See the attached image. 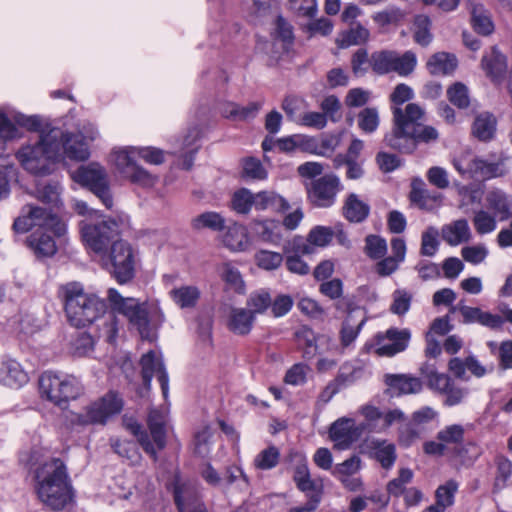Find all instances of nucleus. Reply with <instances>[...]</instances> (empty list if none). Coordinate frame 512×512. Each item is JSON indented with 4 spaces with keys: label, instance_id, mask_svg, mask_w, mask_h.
<instances>
[{
    "label": "nucleus",
    "instance_id": "nucleus-1",
    "mask_svg": "<svg viewBox=\"0 0 512 512\" xmlns=\"http://www.w3.org/2000/svg\"><path fill=\"white\" fill-rule=\"evenodd\" d=\"M98 132L91 127L86 135L68 133L61 128L43 130L34 145H27L17 153L22 166L33 174H49L51 165L66 156L77 161L89 157L87 140H94Z\"/></svg>",
    "mask_w": 512,
    "mask_h": 512
},
{
    "label": "nucleus",
    "instance_id": "nucleus-2",
    "mask_svg": "<svg viewBox=\"0 0 512 512\" xmlns=\"http://www.w3.org/2000/svg\"><path fill=\"white\" fill-rule=\"evenodd\" d=\"M37 227L28 238L30 248L38 257H50L57 251L53 236L61 237L66 233L65 223L51 211L28 204L22 208V214L15 219L13 228L24 233Z\"/></svg>",
    "mask_w": 512,
    "mask_h": 512
},
{
    "label": "nucleus",
    "instance_id": "nucleus-3",
    "mask_svg": "<svg viewBox=\"0 0 512 512\" xmlns=\"http://www.w3.org/2000/svg\"><path fill=\"white\" fill-rule=\"evenodd\" d=\"M424 110L415 103H409L404 109L394 108L392 133L386 136L387 144L403 153H411L419 142L429 143L439 137L438 131L422 125Z\"/></svg>",
    "mask_w": 512,
    "mask_h": 512
},
{
    "label": "nucleus",
    "instance_id": "nucleus-4",
    "mask_svg": "<svg viewBox=\"0 0 512 512\" xmlns=\"http://www.w3.org/2000/svg\"><path fill=\"white\" fill-rule=\"evenodd\" d=\"M35 489L41 502L52 510H62L73 499V489L60 459H51L35 471Z\"/></svg>",
    "mask_w": 512,
    "mask_h": 512
},
{
    "label": "nucleus",
    "instance_id": "nucleus-5",
    "mask_svg": "<svg viewBox=\"0 0 512 512\" xmlns=\"http://www.w3.org/2000/svg\"><path fill=\"white\" fill-rule=\"evenodd\" d=\"M64 309L71 325L80 328L97 320L106 309L103 300L84 291L79 282H70L60 288Z\"/></svg>",
    "mask_w": 512,
    "mask_h": 512
},
{
    "label": "nucleus",
    "instance_id": "nucleus-6",
    "mask_svg": "<svg viewBox=\"0 0 512 512\" xmlns=\"http://www.w3.org/2000/svg\"><path fill=\"white\" fill-rule=\"evenodd\" d=\"M136 155L147 163L158 165L164 161V152L154 147H129L113 154V162L123 177L134 184L152 187L158 178L136 163Z\"/></svg>",
    "mask_w": 512,
    "mask_h": 512
},
{
    "label": "nucleus",
    "instance_id": "nucleus-7",
    "mask_svg": "<svg viewBox=\"0 0 512 512\" xmlns=\"http://www.w3.org/2000/svg\"><path fill=\"white\" fill-rule=\"evenodd\" d=\"M38 384L41 397L61 409L84 394L81 381L70 374L46 371L39 377Z\"/></svg>",
    "mask_w": 512,
    "mask_h": 512
},
{
    "label": "nucleus",
    "instance_id": "nucleus-8",
    "mask_svg": "<svg viewBox=\"0 0 512 512\" xmlns=\"http://www.w3.org/2000/svg\"><path fill=\"white\" fill-rule=\"evenodd\" d=\"M147 422L150 435L135 420L124 419L126 429L137 438L143 450L156 460L157 452L166 446L165 415L158 409H151Z\"/></svg>",
    "mask_w": 512,
    "mask_h": 512
},
{
    "label": "nucleus",
    "instance_id": "nucleus-9",
    "mask_svg": "<svg viewBox=\"0 0 512 512\" xmlns=\"http://www.w3.org/2000/svg\"><path fill=\"white\" fill-rule=\"evenodd\" d=\"M72 178L75 182L93 192L107 209L112 208L113 198L108 183V176L102 166L97 163L82 165L73 172Z\"/></svg>",
    "mask_w": 512,
    "mask_h": 512
},
{
    "label": "nucleus",
    "instance_id": "nucleus-10",
    "mask_svg": "<svg viewBox=\"0 0 512 512\" xmlns=\"http://www.w3.org/2000/svg\"><path fill=\"white\" fill-rule=\"evenodd\" d=\"M86 245L99 255H106L107 248L115 242L120 232L118 221L112 218L84 224L81 228Z\"/></svg>",
    "mask_w": 512,
    "mask_h": 512
},
{
    "label": "nucleus",
    "instance_id": "nucleus-11",
    "mask_svg": "<svg viewBox=\"0 0 512 512\" xmlns=\"http://www.w3.org/2000/svg\"><path fill=\"white\" fill-rule=\"evenodd\" d=\"M369 63L377 74L384 75L395 72L400 76H407L415 69L417 59L411 51L400 55L393 50H382L372 53Z\"/></svg>",
    "mask_w": 512,
    "mask_h": 512
},
{
    "label": "nucleus",
    "instance_id": "nucleus-12",
    "mask_svg": "<svg viewBox=\"0 0 512 512\" xmlns=\"http://www.w3.org/2000/svg\"><path fill=\"white\" fill-rule=\"evenodd\" d=\"M123 408L122 398L114 391L105 394L101 399L91 403L83 413L75 414L73 424L90 425L105 424L107 419L120 413Z\"/></svg>",
    "mask_w": 512,
    "mask_h": 512
},
{
    "label": "nucleus",
    "instance_id": "nucleus-13",
    "mask_svg": "<svg viewBox=\"0 0 512 512\" xmlns=\"http://www.w3.org/2000/svg\"><path fill=\"white\" fill-rule=\"evenodd\" d=\"M108 300L112 309L124 315L131 324L137 327L142 336L148 334V312L144 304H140L135 298L122 297L114 288L108 290Z\"/></svg>",
    "mask_w": 512,
    "mask_h": 512
},
{
    "label": "nucleus",
    "instance_id": "nucleus-14",
    "mask_svg": "<svg viewBox=\"0 0 512 512\" xmlns=\"http://www.w3.org/2000/svg\"><path fill=\"white\" fill-rule=\"evenodd\" d=\"M342 190L340 179L333 174H326L311 181L307 187L308 199L316 207H331L336 195Z\"/></svg>",
    "mask_w": 512,
    "mask_h": 512
},
{
    "label": "nucleus",
    "instance_id": "nucleus-15",
    "mask_svg": "<svg viewBox=\"0 0 512 512\" xmlns=\"http://www.w3.org/2000/svg\"><path fill=\"white\" fill-rule=\"evenodd\" d=\"M108 260L113 268V275L118 283L124 284L133 278V252L127 242L122 240L113 242Z\"/></svg>",
    "mask_w": 512,
    "mask_h": 512
},
{
    "label": "nucleus",
    "instance_id": "nucleus-16",
    "mask_svg": "<svg viewBox=\"0 0 512 512\" xmlns=\"http://www.w3.org/2000/svg\"><path fill=\"white\" fill-rule=\"evenodd\" d=\"M173 486L174 501L179 512H208L195 482L176 477Z\"/></svg>",
    "mask_w": 512,
    "mask_h": 512
},
{
    "label": "nucleus",
    "instance_id": "nucleus-17",
    "mask_svg": "<svg viewBox=\"0 0 512 512\" xmlns=\"http://www.w3.org/2000/svg\"><path fill=\"white\" fill-rule=\"evenodd\" d=\"M464 437L465 428L460 424L444 426L436 435V439L442 441L447 449L453 447L454 453L460 458H464L471 451L469 459L474 461L480 456L481 450L474 442L464 443Z\"/></svg>",
    "mask_w": 512,
    "mask_h": 512
},
{
    "label": "nucleus",
    "instance_id": "nucleus-18",
    "mask_svg": "<svg viewBox=\"0 0 512 512\" xmlns=\"http://www.w3.org/2000/svg\"><path fill=\"white\" fill-rule=\"evenodd\" d=\"M364 430L363 425H357L352 418L342 417L337 419L329 429V437L338 450L348 449L356 442Z\"/></svg>",
    "mask_w": 512,
    "mask_h": 512
},
{
    "label": "nucleus",
    "instance_id": "nucleus-19",
    "mask_svg": "<svg viewBox=\"0 0 512 512\" xmlns=\"http://www.w3.org/2000/svg\"><path fill=\"white\" fill-rule=\"evenodd\" d=\"M410 338L409 329L389 328L384 334H377L376 353L379 356L392 357L408 347Z\"/></svg>",
    "mask_w": 512,
    "mask_h": 512
},
{
    "label": "nucleus",
    "instance_id": "nucleus-20",
    "mask_svg": "<svg viewBox=\"0 0 512 512\" xmlns=\"http://www.w3.org/2000/svg\"><path fill=\"white\" fill-rule=\"evenodd\" d=\"M140 365L145 387L150 388L151 380L155 376L160 383L163 396L166 398L169 391V379L161 356L151 350L141 357Z\"/></svg>",
    "mask_w": 512,
    "mask_h": 512
},
{
    "label": "nucleus",
    "instance_id": "nucleus-21",
    "mask_svg": "<svg viewBox=\"0 0 512 512\" xmlns=\"http://www.w3.org/2000/svg\"><path fill=\"white\" fill-rule=\"evenodd\" d=\"M384 382L391 395L417 394L422 391V381L408 374H386Z\"/></svg>",
    "mask_w": 512,
    "mask_h": 512
},
{
    "label": "nucleus",
    "instance_id": "nucleus-22",
    "mask_svg": "<svg viewBox=\"0 0 512 512\" xmlns=\"http://www.w3.org/2000/svg\"><path fill=\"white\" fill-rule=\"evenodd\" d=\"M250 229L261 241L279 245L284 239V228L274 219L253 220Z\"/></svg>",
    "mask_w": 512,
    "mask_h": 512
},
{
    "label": "nucleus",
    "instance_id": "nucleus-23",
    "mask_svg": "<svg viewBox=\"0 0 512 512\" xmlns=\"http://www.w3.org/2000/svg\"><path fill=\"white\" fill-rule=\"evenodd\" d=\"M28 382V374L24 371L19 362L11 358H5L0 363V383L11 387L19 388Z\"/></svg>",
    "mask_w": 512,
    "mask_h": 512
},
{
    "label": "nucleus",
    "instance_id": "nucleus-24",
    "mask_svg": "<svg viewBox=\"0 0 512 512\" xmlns=\"http://www.w3.org/2000/svg\"><path fill=\"white\" fill-rule=\"evenodd\" d=\"M441 237L450 246H457L468 242L472 237L468 221L466 219H458L443 225Z\"/></svg>",
    "mask_w": 512,
    "mask_h": 512
},
{
    "label": "nucleus",
    "instance_id": "nucleus-25",
    "mask_svg": "<svg viewBox=\"0 0 512 512\" xmlns=\"http://www.w3.org/2000/svg\"><path fill=\"white\" fill-rule=\"evenodd\" d=\"M288 201L273 190H263L255 193V210L284 212L289 209Z\"/></svg>",
    "mask_w": 512,
    "mask_h": 512
},
{
    "label": "nucleus",
    "instance_id": "nucleus-26",
    "mask_svg": "<svg viewBox=\"0 0 512 512\" xmlns=\"http://www.w3.org/2000/svg\"><path fill=\"white\" fill-rule=\"evenodd\" d=\"M222 242L234 252L245 251L250 246L247 229L240 224L229 226L222 236Z\"/></svg>",
    "mask_w": 512,
    "mask_h": 512
},
{
    "label": "nucleus",
    "instance_id": "nucleus-27",
    "mask_svg": "<svg viewBox=\"0 0 512 512\" xmlns=\"http://www.w3.org/2000/svg\"><path fill=\"white\" fill-rule=\"evenodd\" d=\"M291 460L296 462L293 479L299 490L311 492L316 488L315 482L310 477L309 468L305 456L295 452L290 455Z\"/></svg>",
    "mask_w": 512,
    "mask_h": 512
},
{
    "label": "nucleus",
    "instance_id": "nucleus-28",
    "mask_svg": "<svg viewBox=\"0 0 512 512\" xmlns=\"http://www.w3.org/2000/svg\"><path fill=\"white\" fill-rule=\"evenodd\" d=\"M344 217L352 223L363 222L369 215L370 206L355 193L347 196L343 205Z\"/></svg>",
    "mask_w": 512,
    "mask_h": 512
},
{
    "label": "nucleus",
    "instance_id": "nucleus-29",
    "mask_svg": "<svg viewBox=\"0 0 512 512\" xmlns=\"http://www.w3.org/2000/svg\"><path fill=\"white\" fill-rule=\"evenodd\" d=\"M255 317L246 308H232L228 319V328L237 335H247L253 326Z\"/></svg>",
    "mask_w": 512,
    "mask_h": 512
},
{
    "label": "nucleus",
    "instance_id": "nucleus-30",
    "mask_svg": "<svg viewBox=\"0 0 512 512\" xmlns=\"http://www.w3.org/2000/svg\"><path fill=\"white\" fill-rule=\"evenodd\" d=\"M488 207L493 210L494 216L500 221L507 220L511 216V199L501 190L490 191L486 196Z\"/></svg>",
    "mask_w": 512,
    "mask_h": 512
},
{
    "label": "nucleus",
    "instance_id": "nucleus-31",
    "mask_svg": "<svg viewBox=\"0 0 512 512\" xmlns=\"http://www.w3.org/2000/svg\"><path fill=\"white\" fill-rule=\"evenodd\" d=\"M410 199L420 208L429 209L434 203H439L441 201V195L431 192L425 187V184L421 179H417L412 182Z\"/></svg>",
    "mask_w": 512,
    "mask_h": 512
},
{
    "label": "nucleus",
    "instance_id": "nucleus-32",
    "mask_svg": "<svg viewBox=\"0 0 512 512\" xmlns=\"http://www.w3.org/2000/svg\"><path fill=\"white\" fill-rule=\"evenodd\" d=\"M482 67L487 75L493 79L501 78L507 70L506 57L496 48H493L489 54L483 57Z\"/></svg>",
    "mask_w": 512,
    "mask_h": 512
},
{
    "label": "nucleus",
    "instance_id": "nucleus-33",
    "mask_svg": "<svg viewBox=\"0 0 512 512\" xmlns=\"http://www.w3.org/2000/svg\"><path fill=\"white\" fill-rule=\"evenodd\" d=\"M456 66V57L445 52L434 54L427 62V68L433 75L450 74L455 70Z\"/></svg>",
    "mask_w": 512,
    "mask_h": 512
},
{
    "label": "nucleus",
    "instance_id": "nucleus-34",
    "mask_svg": "<svg viewBox=\"0 0 512 512\" xmlns=\"http://www.w3.org/2000/svg\"><path fill=\"white\" fill-rule=\"evenodd\" d=\"M355 312L350 311L342 323L340 342L344 348L349 347L355 341L365 323L364 318H361L358 322L355 320Z\"/></svg>",
    "mask_w": 512,
    "mask_h": 512
},
{
    "label": "nucleus",
    "instance_id": "nucleus-35",
    "mask_svg": "<svg viewBox=\"0 0 512 512\" xmlns=\"http://www.w3.org/2000/svg\"><path fill=\"white\" fill-rule=\"evenodd\" d=\"M297 346L303 350V356L312 359L317 354V337L308 326L299 327L294 333Z\"/></svg>",
    "mask_w": 512,
    "mask_h": 512
},
{
    "label": "nucleus",
    "instance_id": "nucleus-36",
    "mask_svg": "<svg viewBox=\"0 0 512 512\" xmlns=\"http://www.w3.org/2000/svg\"><path fill=\"white\" fill-rule=\"evenodd\" d=\"M369 38V31L360 23L350 24V28L343 31L336 42L339 47L347 48L352 45H359L366 42Z\"/></svg>",
    "mask_w": 512,
    "mask_h": 512
},
{
    "label": "nucleus",
    "instance_id": "nucleus-37",
    "mask_svg": "<svg viewBox=\"0 0 512 512\" xmlns=\"http://www.w3.org/2000/svg\"><path fill=\"white\" fill-rule=\"evenodd\" d=\"M470 171H472V178L476 180L490 179L503 174L500 163L487 162L480 158L471 160Z\"/></svg>",
    "mask_w": 512,
    "mask_h": 512
},
{
    "label": "nucleus",
    "instance_id": "nucleus-38",
    "mask_svg": "<svg viewBox=\"0 0 512 512\" xmlns=\"http://www.w3.org/2000/svg\"><path fill=\"white\" fill-rule=\"evenodd\" d=\"M496 130V119L489 113L478 115L473 123L472 133L480 141H488L493 138Z\"/></svg>",
    "mask_w": 512,
    "mask_h": 512
},
{
    "label": "nucleus",
    "instance_id": "nucleus-39",
    "mask_svg": "<svg viewBox=\"0 0 512 512\" xmlns=\"http://www.w3.org/2000/svg\"><path fill=\"white\" fill-rule=\"evenodd\" d=\"M471 22L474 30L481 35H489L494 30V24L489 12L481 4H475L471 11Z\"/></svg>",
    "mask_w": 512,
    "mask_h": 512
},
{
    "label": "nucleus",
    "instance_id": "nucleus-40",
    "mask_svg": "<svg viewBox=\"0 0 512 512\" xmlns=\"http://www.w3.org/2000/svg\"><path fill=\"white\" fill-rule=\"evenodd\" d=\"M230 486L240 492H247L250 486L249 479L241 468L236 466L228 467L222 476V488L228 489Z\"/></svg>",
    "mask_w": 512,
    "mask_h": 512
},
{
    "label": "nucleus",
    "instance_id": "nucleus-41",
    "mask_svg": "<svg viewBox=\"0 0 512 512\" xmlns=\"http://www.w3.org/2000/svg\"><path fill=\"white\" fill-rule=\"evenodd\" d=\"M170 295L179 307L192 308L200 297V291L195 286H181L171 290Z\"/></svg>",
    "mask_w": 512,
    "mask_h": 512
},
{
    "label": "nucleus",
    "instance_id": "nucleus-42",
    "mask_svg": "<svg viewBox=\"0 0 512 512\" xmlns=\"http://www.w3.org/2000/svg\"><path fill=\"white\" fill-rule=\"evenodd\" d=\"M413 475L411 469L401 468L398 476L387 483L386 490L388 495L394 497L403 495L407 491L406 485L412 482Z\"/></svg>",
    "mask_w": 512,
    "mask_h": 512
},
{
    "label": "nucleus",
    "instance_id": "nucleus-43",
    "mask_svg": "<svg viewBox=\"0 0 512 512\" xmlns=\"http://www.w3.org/2000/svg\"><path fill=\"white\" fill-rule=\"evenodd\" d=\"M231 205L235 212L246 215L252 207L255 208V193L242 188L233 194Z\"/></svg>",
    "mask_w": 512,
    "mask_h": 512
},
{
    "label": "nucleus",
    "instance_id": "nucleus-44",
    "mask_svg": "<svg viewBox=\"0 0 512 512\" xmlns=\"http://www.w3.org/2000/svg\"><path fill=\"white\" fill-rule=\"evenodd\" d=\"M374 454L384 469H390L397 458L395 445L386 441L374 443Z\"/></svg>",
    "mask_w": 512,
    "mask_h": 512
},
{
    "label": "nucleus",
    "instance_id": "nucleus-45",
    "mask_svg": "<svg viewBox=\"0 0 512 512\" xmlns=\"http://www.w3.org/2000/svg\"><path fill=\"white\" fill-rule=\"evenodd\" d=\"M439 231L436 227H427L421 235V248L420 254L427 257H432L436 254L439 248Z\"/></svg>",
    "mask_w": 512,
    "mask_h": 512
},
{
    "label": "nucleus",
    "instance_id": "nucleus-46",
    "mask_svg": "<svg viewBox=\"0 0 512 512\" xmlns=\"http://www.w3.org/2000/svg\"><path fill=\"white\" fill-rule=\"evenodd\" d=\"M458 490V483L449 480L445 484L440 485L436 492V504L434 506L443 508V511L454 504L455 493Z\"/></svg>",
    "mask_w": 512,
    "mask_h": 512
},
{
    "label": "nucleus",
    "instance_id": "nucleus-47",
    "mask_svg": "<svg viewBox=\"0 0 512 512\" xmlns=\"http://www.w3.org/2000/svg\"><path fill=\"white\" fill-rule=\"evenodd\" d=\"M246 305L254 317L256 314H262L271 306L270 294L264 290L255 291L249 295Z\"/></svg>",
    "mask_w": 512,
    "mask_h": 512
},
{
    "label": "nucleus",
    "instance_id": "nucleus-48",
    "mask_svg": "<svg viewBox=\"0 0 512 512\" xmlns=\"http://www.w3.org/2000/svg\"><path fill=\"white\" fill-rule=\"evenodd\" d=\"M431 20L426 15H417L414 20V40L421 46H427L432 41L430 33Z\"/></svg>",
    "mask_w": 512,
    "mask_h": 512
},
{
    "label": "nucleus",
    "instance_id": "nucleus-49",
    "mask_svg": "<svg viewBox=\"0 0 512 512\" xmlns=\"http://www.w3.org/2000/svg\"><path fill=\"white\" fill-rule=\"evenodd\" d=\"M512 476V462L504 457L496 458V475L494 479V490H502L506 487L508 480Z\"/></svg>",
    "mask_w": 512,
    "mask_h": 512
},
{
    "label": "nucleus",
    "instance_id": "nucleus-50",
    "mask_svg": "<svg viewBox=\"0 0 512 512\" xmlns=\"http://www.w3.org/2000/svg\"><path fill=\"white\" fill-rule=\"evenodd\" d=\"M219 273L221 278L226 282L227 285L234 291L241 293L244 290V282L241 274L237 268L230 263H223L219 267Z\"/></svg>",
    "mask_w": 512,
    "mask_h": 512
},
{
    "label": "nucleus",
    "instance_id": "nucleus-51",
    "mask_svg": "<svg viewBox=\"0 0 512 512\" xmlns=\"http://www.w3.org/2000/svg\"><path fill=\"white\" fill-rule=\"evenodd\" d=\"M281 107L287 118L298 124L306 108V102L299 97L287 96L283 100Z\"/></svg>",
    "mask_w": 512,
    "mask_h": 512
},
{
    "label": "nucleus",
    "instance_id": "nucleus-52",
    "mask_svg": "<svg viewBox=\"0 0 512 512\" xmlns=\"http://www.w3.org/2000/svg\"><path fill=\"white\" fill-rule=\"evenodd\" d=\"M224 219L217 212H205L198 215L192 221L195 229L209 228L214 231L221 230L224 227Z\"/></svg>",
    "mask_w": 512,
    "mask_h": 512
},
{
    "label": "nucleus",
    "instance_id": "nucleus-53",
    "mask_svg": "<svg viewBox=\"0 0 512 512\" xmlns=\"http://www.w3.org/2000/svg\"><path fill=\"white\" fill-rule=\"evenodd\" d=\"M280 458V452L277 447L269 446L262 450L254 459V466L260 470H269L274 468Z\"/></svg>",
    "mask_w": 512,
    "mask_h": 512
},
{
    "label": "nucleus",
    "instance_id": "nucleus-54",
    "mask_svg": "<svg viewBox=\"0 0 512 512\" xmlns=\"http://www.w3.org/2000/svg\"><path fill=\"white\" fill-rule=\"evenodd\" d=\"M495 217L485 210L476 211L472 219L476 232L480 235L493 232L497 227Z\"/></svg>",
    "mask_w": 512,
    "mask_h": 512
},
{
    "label": "nucleus",
    "instance_id": "nucleus-55",
    "mask_svg": "<svg viewBox=\"0 0 512 512\" xmlns=\"http://www.w3.org/2000/svg\"><path fill=\"white\" fill-rule=\"evenodd\" d=\"M412 298V294L405 289L395 290L392 294L390 311L399 316L406 314L410 309Z\"/></svg>",
    "mask_w": 512,
    "mask_h": 512
},
{
    "label": "nucleus",
    "instance_id": "nucleus-56",
    "mask_svg": "<svg viewBox=\"0 0 512 512\" xmlns=\"http://www.w3.org/2000/svg\"><path fill=\"white\" fill-rule=\"evenodd\" d=\"M425 375L427 386L438 394H444L448 389L450 383L453 381L448 375L439 373L436 370L423 371Z\"/></svg>",
    "mask_w": 512,
    "mask_h": 512
},
{
    "label": "nucleus",
    "instance_id": "nucleus-57",
    "mask_svg": "<svg viewBox=\"0 0 512 512\" xmlns=\"http://www.w3.org/2000/svg\"><path fill=\"white\" fill-rule=\"evenodd\" d=\"M358 126L365 133H373L379 126V115L376 108H365L358 114Z\"/></svg>",
    "mask_w": 512,
    "mask_h": 512
},
{
    "label": "nucleus",
    "instance_id": "nucleus-58",
    "mask_svg": "<svg viewBox=\"0 0 512 512\" xmlns=\"http://www.w3.org/2000/svg\"><path fill=\"white\" fill-rule=\"evenodd\" d=\"M274 35L276 41L282 42V49L287 51L293 41V30L292 26L282 16H278L275 21Z\"/></svg>",
    "mask_w": 512,
    "mask_h": 512
},
{
    "label": "nucleus",
    "instance_id": "nucleus-59",
    "mask_svg": "<svg viewBox=\"0 0 512 512\" xmlns=\"http://www.w3.org/2000/svg\"><path fill=\"white\" fill-rule=\"evenodd\" d=\"M257 265L265 270H275L283 262L282 254L269 250H261L256 254Z\"/></svg>",
    "mask_w": 512,
    "mask_h": 512
},
{
    "label": "nucleus",
    "instance_id": "nucleus-60",
    "mask_svg": "<svg viewBox=\"0 0 512 512\" xmlns=\"http://www.w3.org/2000/svg\"><path fill=\"white\" fill-rule=\"evenodd\" d=\"M271 0H250L248 6L249 17L253 22H261L271 13Z\"/></svg>",
    "mask_w": 512,
    "mask_h": 512
},
{
    "label": "nucleus",
    "instance_id": "nucleus-61",
    "mask_svg": "<svg viewBox=\"0 0 512 512\" xmlns=\"http://www.w3.org/2000/svg\"><path fill=\"white\" fill-rule=\"evenodd\" d=\"M488 254V248L484 244L465 246L461 249L463 259L473 265L482 263Z\"/></svg>",
    "mask_w": 512,
    "mask_h": 512
},
{
    "label": "nucleus",
    "instance_id": "nucleus-62",
    "mask_svg": "<svg viewBox=\"0 0 512 512\" xmlns=\"http://www.w3.org/2000/svg\"><path fill=\"white\" fill-rule=\"evenodd\" d=\"M448 98L452 104L459 108L469 106L470 99L467 87L462 83H455L447 91Z\"/></svg>",
    "mask_w": 512,
    "mask_h": 512
},
{
    "label": "nucleus",
    "instance_id": "nucleus-63",
    "mask_svg": "<svg viewBox=\"0 0 512 512\" xmlns=\"http://www.w3.org/2000/svg\"><path fill=\"white\" fill-rule=\"evenodd\" d=\"M421 437V431L411 421L406 423L399 428L398 431V442L403 447H410Z\"/></svg>",
    "mask_w": 512,
    "mask_h": 512
},
{
    "label": "nucleus",
    "instance_id": "nucleus-64",
    "mask_svg": "<svg viewBox=\"0 0 512 512\" xmlns=\"http://www.w3.org/2000/svg\"><path fill=\"white\" fill-rule=\"evenodd\" d=\"M405 14L397 7H387L385 10L373 15V20L380 26L396 24L404 18Z\"/></svg>",
    "mask_w": 512,
    "mask_h": 512
}]
</instances>
